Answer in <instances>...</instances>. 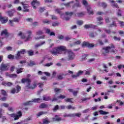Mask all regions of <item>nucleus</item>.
<instances>
[{"instance_id":"2eb2a0df","label":"nucleus","mask_w":124,"mask_h":124,"mask_svg":"<svg viewBox=\"0 0 124 124\" xmlns=\"http://www.w3.org/2000/svg\"><path fill=\"white\" fill-rule=\"evenodd\" d=\"M51 53L52 54V55H58V54H61L60 52V50H59V48L58 47L53 48L51 51Z\"/></svg>"},{"instance_id":"603ef678","label":"nucleus","mask_w":124,"mask_h":124,"mask_svg":"<svg viewBox=\"0 0 124 124\" xmlns=\"http://www.w3.org/2000/svg\"><path fill=\"white\" fill-rule=\"evenodd\" d=\"M79 44H81V41L80 40L77 41L73 43V45H79Z\"/></svg>"},{"instance_id":"39448f33","label":"nucleus","mask_w":124,"mask_h":124,"mask_svg":"<svg viewBox=\"0 0 124 124\" xmlns=\"http://www.w3.org/2000/svg\"><path fill=\"white\" fill-rule=\"evenodd\" d=\"M33 102H37V103L42 102V99L41 98L34 99L31 101L25 103L24 104V105H25V106H28L29 105H32V104H33Z\"/></svg>"},{"instance_id":"052dcab7","label":"nucleus","mask_w":124,"mask_h":124,"mask_svg":"<svg viewBox=\"0 0 124 124\" xmlns=\"http://www.w3.org/2000/svg\"><path fill=\"white\" fill-rule=\"evenodd\" d=\"M44 10H45V9H44V8H40V9L39 10V12H40V13H42V12H44Z\"/></svg>"},{"instance_id":"4c0bfd02","label":"nucleus","mask_w":124,"mask_h":124,"mask_svg":"<svg viewBox=\"0 0 124 124\" xmlns=\"http://www.w3.org/2000/svg\"><path fill=\"white\" fill-rule=\"evenodd\" d=\"M47 112L45 111H41L37 114V117H40V116H42V115H44V114H46Z\"/></svg>"},{"instance_id":"680f3d73","label":"nucleus","mask_w":124,"mask_h":124,"mask_svg":"<svg viewBox=\"0 0 124 124\" xmlns=\"http://www.w3.org/2000/svg\"><path fill=\"white\" fill-rule=\"evenodd\" d=\"M58 78L59 80H62L64 77H63V75H60L58 76Z\"/></svg>"},{"instance_id":"bf43d9fd","label":"nucleus","mask_w":124,"mask_h":124,"mask_svg":"<svg viewBox=\"0 0 124 124\" xmlns=\"http://www.w3.org/2000/svg\"><path fill=\"white\" fill-rule=\"evenodd\" d=\"M1 93L3 94V95H7L6 94V92H5L4 90H1Z\"/></svg>"},{"instance_id":"f257e3e1","label":"nucleus","mask_w":124,"mask_h":124,"mask_svg":"<svg viewBox=\"0 0 124 124\" xmlns=\"http://www.w3.org/2000/svg\"><path fill=\"white\" fill-rule=\"evenodd\" d=\"M32 32L31 31H28L26 33H23V32H19L18 34L19 36H20L21 39H23L25 42L30 41L31 39H32V37H31Z\"/></svg>"},{"instance_id":"5fc2aeb1","label":"nucleus","mask_w":124,"mask_h":124,"mask_svg":"<svg viewBox=\"0 0 124 124\" xmlns=\"http://www.w3.org/2000/svg\"><path fill=\"white\" fill-rule=\"evenodd\" d=\"M53 64V62L47 63L44 65V66H47L49 67V66H51Z\"/></svg>"},{"instance_id":"f03ea898","label":"nucleus","mask_w":124,"mask_h":124,"mask_svg":"<svg viewBox=\"0 0 124 124\" xmlns=\"http://www.w3.org/2000/svg\"><path fill=\"white\" fill-rule=\"evenodd\" d=\"M114 49H115V46H114L113 44H111L110 46H108L103 48L102 50V54L104 56H107V54H108L109 52L117 53V50Z\"/></svg>"},{"instance_id":"f8f14e48","label":"nucleus","mask_w":124,"mask_h":124,"mask_svg":"<svg viewBox=\"0 0 124 124\" xmlns=\"http://www.w3.org/2000/svg\"><path fill=\"white\" fill-rule=\"evenodd\" d=\"M26 53V50L22 49L20 51H18L17 54L15 57V59L18 60V59H20V57L21 54H24Z\"/></svg>"},{"instance_id":"a211bd4d","label":"nucleus","mask_w":124,"mask_h":124,"mask_svg":"<svg viewBox=\"0 0 124 124\" xmlns=\"http://www.w3.org/2000/svg\"><path fill=\"white\" fill-rule=\"evenodd\" d=\"M109 2H110V3H111V5L112 7H114L115 8H119V6L118 5V4L117 3H115V2H116L115 0H109Z\"/></svg>"},{"instance_id":"6e6d98bb","label":"nucleus","mask_w":124,"mask_h":124,"mask_svg":"<svg viewBox=\"0 0 124 124\" xmlns=\"http://www.w3.org/2000/svg\"><path fill=\"white\" fill-rule=\"evenodd\" d=\"M101 5L104 8H106V7H107V3H106L103 2L101 3Z\"/></svg>"},{"instance_id":"f3484780","label":"nucleus","mask_w":124,"mask_h":124,"mask_svg":"<svg viewBox=\"0 0 124 124\" xmlns=\"http://www.w3.org/2000/svg\"><path fill=\"white\" fill-rule=\"evenodd\" d=\"M73 15V13L72 12H66L65 13V16H69L68 17H65V20H66V21H68V20H69L70 19V16H72V15Z\"/></svg>"},{"instance_id":"412c9836","label":"nucleus","mask_w":124,"mask_h":124,"mask_svg":"<svg viewBox=\"0 0 124 124\" xmlns=\"http://www.w3.org/2000/svg\"><path fill=\"white\" fill-rule=\"evenodd\" d=\"M105 31L106 32V33H107L108 34H116V31H111V30L110 29H105Z\"/></svg>"},{"instance_id":"37998d69","label":"nucleus","mask_w":124,"mask_h":124,"mask_svg":"<svg viewBox=\"0 0 124 124\" xmlns=\"http://www.w3.org/2000/svg\"><path fill=\"white\" fill-rule=\"evenodd\" d=\"M1 107H5V108H7L9 107V104L7 103H3L1 105Z\"/></svg>"},{"instance_id":"0eeeda50","label":"nucleus","mask_w":124,"mask_h":124,"mask_svg":"<svg viewBox=\"0 0 124 124\" xmlns=\"http://www.w3.org/2000/svg\"><path fill=\"white\" fill-rule=\"evenodd\" d=\"M9 68V64L8 63H2L0 66V71H6V70H8Z\"/></svg>"},{"instance_id":"c756f323","label":"nucleus","mask_w":124,"mask_h":124,"mask_svg":"<svg viewBox=\"0 0 124 124\" xmlns=\"http://www.w3.org/2000/svg\"><path fill=\"white\" fill-rule=\"evenodd\" d=\"M53 122H60V121H62V118L59 117L58 115H56L55 118H52Z\"/></svg>"},{"instance_id":"a19ab883","label":"nucleus","mask_w":124,"mask_h":124,"mask_svg":"<svg viewBox=\"0 0 124 124\" xmlns=\"http://www.w3.org/2000/svg\"><path fill=\"white\" fill-rule=\"evenodd\" d=\"M41 34H43V31H38L36 32V35H41Z\"/></svg>"},{"instance_id":"20e7f679","label":"nucleus","mask_w":124,"mask_h":124,"mask_svg":"<svg viewBox=\"0 0 124 124\" xmlns=\"http://www.w3.org/2000/svg\"><path fill=\"white\" fill-rule=\"evenodd\" d=\"M82 4L85 7H86L88 13H89L90 15H93V9H92L90 4L88 3L87 0H82Z\"/></svg>"},{"instance_id":"7ed1b4c3","label":"nucleus","mask_w":124,"mask_h":124,"mask_svg":"<svg viewBox=\"0 0 124 124\" xmlns=\"http://www.w3.org/2000/svg\"><path fill=\"white\" fill-rule=\"evenodd\" d=\"M31 79L29 78H22L21 80V83L23 84L27 83L26 88L27 89H31V90H33L35 89V87H36V85L37 83L35 82H33L32 85H31Z\"/></svg>"},{"instance_id":"cd10ccee","label":"nucleus","mask_w":124,"mask_h":124,"mask_svg":"<svg viewBox=\"0 0 124 124\" xmlns=\"http://www.w3.org/2000/svg\"><path fill=\"white\" fill-rule=\"evenodd\" d=\"M84 28H85V29H89V28H93V29H94L95 28H96V26L92 25V24L85 25L84 26Z\"/></svg>"},{"instance_id":"8fccbe9b","label":"nucleus","mask_w":124,"mask_h":124,"mask_svg":"<svg viewBox=\"0 0 124 124\" xmlns=\"http://www.w3.org/2000/svg\"><path fill=\"white\" fill-rule=\"evenodd\" d=\"M57 38L60 39V40H62L64 38V37L63 35H59L58 36Z\"/></svg>"},{"instance_id":"b1692460","label":"nucleus","mask_w":124,"mask_h":124,"mask_svg":"<svg viewBox=\"0 0 124 124\" xmlns=\"http://www.w3.org/2000/svg\"><path fill=\"white\" fill-rule=\"evenodd\" d=\"M27 3H28V1L21 2V4L23 5L24 9H26V8H29V5Z\"/></svg>"},{"instance_id":"1a4fd4ad","label":"nucleus","mask_w":124,"mask_h":124,"mask_svg":"<svg viewBox=\"0 0 124 124\" xmlns=\"http://www.w3.org/2000/svg\"><path fill=\"white\" fill-rule=\"evenodd\" d=\"M20 20H21V17H15L14 18L13 20H9V23L10 24V26L11 27H13V22H15V23H19L20 22Z\"/></svg>"},{"instance_id":"a878e982","label":"nucleus","mask_w":124,"mask_h":124,"mask_svg":"<svg viewBox=\"0 0 124 124\" xmlns=\"http://www.w3.org/2000/svg\"><path fill=\"white\" fill-rule=\"evenodd\" d=\"M0 21H1V23L2 24H6V23H7L8 21V18L4 17H2L1 19H0Z\"/></svg>"},{"instance_id":"de8ad7c7","label":"nucleus","mask_w":124,"mask_h":124,"mask_svg":"<svg viewBox=\"0 0 124 124\" xmlns=\"http://www.w3.org/2000/svg\"><path fill=\"white\" fill-rule=\"evenodd\" d=\"M113 39H114V40H115V41H120V40H121V38L117 37V36H114L113 37Z\"/></svg>"},{"instance_id":"c9c22d12","label":"nucleus","mask_w":124,"mask_h":124,"mask_svg":"<svg viewBox=\"0 0 124 124\" xmlns=\"http://www.w3.org/2000/svg\"><path fill=\"white\" fill-rule=\"evenodd\" d=\"M85 13L84 12L79 13L76 14V16H77L78 17H83Z\"/></svg>"},{"instance_id":"4be33fe9","label":"nucleus","mask_w":124,"mask_h":124,"mask_svg":"<svg viewBox=\"0 0 124 124\" xmlns=\"http://www.w3.org/2000/svg\"><path fill=\"white\" fill-rule=\"evenodd\" d=\"M58 50H59V52L61 54V51H66V53L67 52L68 50L66 49V47L64 46H58Z\"/></svg>"},{"instance_id":"4468645a","label":"nucleus","mask_w":124,"mask_h":124,"mask_svg":"<svg viewBox=\"0 0 124 124\" xmlns=\"http://www.w3.org/2000/svg\"><path fill=\"white\" fill-rule=\"evenodd\" d=\"M84 73V71L79 70L77 73L76 75H73L72 76V78H77V77H79V76H81Z\"/></svg>"},{"instance_id":"338daca9","label":"nucleus","mask_w":124,"mask_h":124,"mask_svg":"<svg viewBox=\"0 0 124 124\" xmlns=\"http://www.w3.org/2000/svg\"><path fill=\"white\" fill-rule=\"evenodd\" d=\"M122 67H123V68H124V65L120 64L118 66V69H121Z\"/></svg>"},{"instance_id":"a18cd8bd","label":"nucleus","mask_w":124,"mask_h":124,"mask_svg":"<svg viewBox=\"0 0 124 124\" xmlns=\"http://www.w3.org/2000/svg\"><path fill=\"white\" fill-rule=\"evenodd\" d=\"M66 108L68 110H69L70 109H72V110H74L75 109V107H72L71 105H69V106H67Z\"/></svg>"},{"instance_id":"09e8293b","label":"nucleus","mask_w":124,"mask_h":124,"mask_svg":"<svg viewBox=\"0 0 124 124\" xmlns=\"http://www.w3.org/2000/svg\"><path fill=\"white\" fill-rule=\"evenodd\" d=\"M83 21L82 20H78L77 22V23L78 25H79V26H82L83 25Z\"/></svg>"},{"instance_id":"f704fd0d","label":"nucleus","mask_w":124,"mask_h":124,"mask_svg":"<svg viewBox=\"0 0 124 124\" xmlns=\"http://www.w3.org/2000/svg\"><path fill=\"white\" fill-rule=\"evenodd\" d=\"M44 38H45V35H42L39 37L36 36L34 37V39H35V40H38L39 39H44Z\"/></svg>"},{"instance_id":"e2e57ef3","label":"nucleus","mask_w":124,"mask_h":124,"mask_svg":"<svg viewBox=\"0 0 124 124\" xmlns=\"http://www.w3.org/2000/svg\"><path fill=\"white\" fill-rule=\"evenodd\" d=\"M119 23L121 26V27L124 28V22L123 21H119Z\"/></svg>"},{"instance_id":"4d7b16f0","label":"nucleus","mask_w":124,"mask_h":124,"mask_svg":"<svg viewBox=\"0 0 124 124\" xmlns=\"http://www.w3.org/2000/svg\"><path fill=\"white\" fill-rule=\"evenodd\" d=\"M64 118H66L67 117H72V113H70L68 114H65L63 115Z\"/></svg>"},{"instance_id":"aec40b11","label":"nucleus","mask_w":124,"mask_h":124,"mask_svg":"<svg viewBox=\"0 0 124 124\" xmlns=\"http://www.w3.org/2000/svg\"><path fill=\"white\" fill-rule=\"evenodd\" d=\"M2 85L3 86H5L6 87H11V86H12V85H13V83L12 82H5V81H3L2 82Z\"/></svg>"},{"instance_id":"13d9d810","label":"nucleus","mask_w":124,"mask_h":124,"mask_svg":"<svg viewBox=\"0 0 124 124\" xmlns=\"http://www.w3.org/2000/svg\"><path fill=\"white\" fill-rule=\"evenodd\" d=\"M87 47H88V48H93V47H94V45L88 43V46Z\"/></svg>"},{"instance_id":"58836bf2","label":"nucleus","mask_w":124,"mask_h":124,"mask_svg":"<svg viewBox=\"0 0 124 124\" xmlns=\"http://www.w3.org/2000/svg\"><path fill=\"white\" fill-rule=\"evenodd\" d=\"M89 42L84 41L82 44V47H88Z\"/></svg>"},{"instance_id":"49530a36","label":"nucleus","mask_w":124,"mask_h":124,"mask_svg":"<svg viewBox=\"0 0 124 124\" xmlns=\"http://www.w3.org/2000/svg\"><path fill=\"white\" fill-rule=\"evenodd\" d=\"M43 22L44 23V24H48V25L51 24V21L50 20H48L47 19L46 20H44L43 21Z\"/></svg>"},{"instance_id":"3c124183","label":"nucleus","mask_w":124,"mask_h":124,"mask_svg":"<svg viewBox=\"0 0 124 124\" xmlns=\"http://www.w3.org/2000/svg\"><path fill=\"white\" fill-rule=\"evenodd\" d=\"M29 56H33V51L30 50L28 51Z\"/></svg>"},{"instance_id":"473e14b6","label":"nucleus","mask_w":124,"mask_h":124,"mask_svg":"<svg viewBox=\"0 0 124 124\" xmlns=\"http://www.w3.org/2000/svg\"><path fill=\"white\" fill-rule=\"evenodd\" d=\"M50 123V121L49 120V118H46L45 119L43 120V124H48Z\"/></svg>"},{"instance_id":"774afa93","label":"nucleus","mask_w":124,"mask_h":124,"mask_svg":"<svg viewBox=\"0 0 124 124\" xmlns=\"http://www.w3.org/2000/svg\"><path fill=\"white\" fill-rule=\"evenodd\" d=\"M26 21L27 22H32V18H28L26 19Z\"/></svg>"},{"instance_id":"9b49d317","label":"nucleus","mask_w":124,"mask_h":124,"mask_svg":"<svg viewBox=\"0 0 124 124\" xmlns=\"http://www.w3.org/2000/svg\"><path fill=\"white\" fill-rule=\"evenodd\" d=\"M0 35L3 37V38H7V37L9 36V33L7 31V30L4 29L1 31Z\"/></svg>"},{"instance_id":"bb28decb","label":"nucleus","mask_w":124,"mask_h":124,"mask_svg":"<svg viewBox=\"0 0 124 124\" xmlns=\"http://www.w3.org/2000/svg\"><path fill=\"white\" fill-rule=\"evenodd\" d=\"M46 43L45 41H43L42 42H41L39 44H36L35 45V49H37V48L38 47H40L41 46H42V45H44V44Z\"/></svg>"},{"instance_id":"5701e85b","label":"nucleus","mask_w":124,"mask_h":124,"mask_svg":"<svg viewBox=\"0 0 124 124\" xmlns=\"http://www.w3.org/2000/svg\"><path fill=\"white\" fill-rule=\"evenodd\" d=\"M5 75L7 77H9L10 78H16L17 77V75H16V74H10L8 73H6Z\"/></svg>"},{"instance_id":"79ce46f5","label":"nucleus","mask_w":124,"mask_h":124,"mask_svg":"<svg viewBox=\"0 0 124 124\" xmlns=\"http://www.w3.org/2000/svg\"><path fill=\"white\" fill-rule=\"evenodd\" d=\"M44 30L45 31H46V33H48V34H49L51 31L50 30V29L46 28V27H44Z\"/></svg>"},{"instance_id":"69168bd1","label":"nucleus","mask_w":124,"mask_h":124,"mask_svg":"<svg viewBox=\"0 0 124 124\" xmlns=\"http://www.w3.org/2000/svg\"><path fill=\"white\" fill-rule=\"evenodd\" d=\"M97 42L100 44V45H103V42L101 40H98Z\"/></svg>"},{"instance_id":"dca6fc26","label":"nucleus","mask_w":124,"mask_h":124,"mask_svg":"<svg viewBox=\"0 0 124 124\" xmlns=\"http://www.w3.org/2000/svg\"><path fill=\"white\" fill-rule=\"evenodd\" d=\"M15 10H12L6 11L5 13L6 14H8L9 17H13V16H14V13H15Z\"/></svg>"},{"instance_id":"ddd939ff","label":"nucleus","mask_w":124,"mask_h":124,"mask_svg":"<svg viewBox=\"0 0 124 124\" xmlns=\"http://www.w3.org/2000/svg\"><path fill=\"white\" fill-rule=\"evenodd\" d=\"M39 4H40V2L37 0H34L31 2V5L33 6V9H36V6L39 5Z\"/></svg>"},{"instance_id":"0e129e2a","label":"nucleus","mask_w":124,"mask_h":124,"mask_svg":"<svg viewBox=\"0 0 124 124\" xmlns=\"http://www.w3.org/2000/svg\"><path fill=\"white\" fill-rule=\"evenodd\" d=\"M9 111H10V112H14V108L10 107L8 108Z\"/></svg>"},{"instance_id":"ea45409f","label":"nucleus","mask_w":124,"mask_h":124,"mask_svg":"<svg viewBox=\"0 0 124 124\" xmlns=\"http://www.w3.org/2000/svg\"><path fill=\"white\" fill-rule=\"evenodd\" d=\"M47 107H48V106L47 105H46V104H42L40 106H39V108H47Z\"/></svg>"},{"instance_id":"72a5a7b5","label":"nucleus","mask_w":124,"mask_h":124,"mask_svg":"<svg viewBox=\"0 0 124 124\" xmlns=\"http://www.w3.org/2000/svg\"><path fill=\"white\" fill-rule=\"evenodd\" d=\"M81 113H72V117H78L80 118L81 117Z\"/></svg>"},{"instance_id":"393cba45","label":"nucleus","mask_w":124,"mask_h":124,"mask_svg":"<svg viewBox=\"0 0 124 124\" xmlns=\"http://www.w3.org/2000/svg\"><path fill=\"white\" fill-rule=\"evenodd\" d=\"M59 98H60L61 99H63L64 98H65V96L63 95H61L58 96L57 98L54 97L52 99V101H56V100H58V99H59Z\"/></svg>"},{"instance_id":"6ab92c4d","label":"nucleus","mask_w":124,"mask_h":124,"mask_svg":"<svg viewBox=\"0 0 124 124\" xmlns=\"http://www.w3.org/2000/svg\"><path fill=\"white\" fill-rule=\"evenodd\" d=\"M74 3V1L72 0L71 1L67 3H65V4H61L60 5V6H65V7H70V4H71V3Z\"/></svg>"},{"instance_id":"c03bdc74","label":"nucleus","mask_w":124,"mask_h":124,"mask_svg":"<svg viewBox=\"0 0 124 124\" xmlns=\"http://www.w3.org/2000/svg\"><path fill=\"white\" fill-rule=\"evenodd\" d=\"M23 70H24L23 68H20V69H16V73L17 74H19V73H21V72H23Z\"/></svg>"},{"instance_id":"2f4dec72","label":"nucleus","mask_w":124,"mask_h":124,"mask_svg":"<svg viewBox=\"0 0 124 124\" xmlns=\"http://www.w3.org/2000/svg\"><path fill=\"white\" fill-rule=\"evenodd\" d=\"M29 66H33V65H35L36 63L34 61H31L30 63H28Z\"/></svg>"},{"instance_id":"864d4df0","label":"nucleus","mask_w":124,"mask_h":124,"mask_svg":"<svg viewBox=\"0 0 124 124\" xmlns=\"http://www.w3.org/2000/svg\"><path fill=\"white\" fill-rule=\"evenodd\" d=\"M66 102H71L72 103V98H67L65 99Z\"/></svg>"},{"instance_id":"7c9ffc66","label":"nucleus","mask_w":124,"mask_h":124,"mask_svg":"<svg viewBox=\"0 0 124 124\" xmlns=\"http://www.w3.org/2000/svg\"><path fill=\"white\" fill-rule=\"evenodd\" d=\"M55 12H57V13H58V14L60 15L61 18H63V17H62V16L64 15V14H63V13H62L60 9H57L55 10Z\"/></svg>"},{"instance_id":"9d476101","label":"nucleus","mask_w":124,"mask_h":124,"mask_svg":"<svg viewBox=\"0 0 124 124\" xmlns=\"http://www.w3.org/2000/svg\"><path fill=\"white\" fill-rule=\"evenodd\" d=\"M21 91V87L19 85H17L16 88H13L11 90V93L14 94V93H18Z\"/></svg>"},{"instance_id":"423d86ee","label":"nucleus","mask_w":124,"mask_h":124,"mask_svg":"<svg viewBox=\"0 0 124 124\" xmlns=\"http://www.w3.org/2000/svg\"><path fill=\"white\" fill-rule=\"evenodd\" d=\"M9 116L11 117V118H14L15 121H16V120H19V118H21L22 117V112L19 111L16 113V114L13 113L9 114Z\"/></svg>"},{"instance_id":"c85d7f7f","label":"nucleus","mask_w":124,"mask_h":124,"mask_svg":"<svg viewBox=\"0 0 124 124\" xmlns=\"http://www.w3.org/2000/svg\"><path fill=\"white\" fill-rule=\"evenodd\" d=\"M51 100V98H50V96H47L46 95H45L43 96V100H44L45 101H49V100Z\"/></svg>"},{"instance_id":"6e6552de","label":"nucleus","mask_w":124,"mask_h":124,"mask_svg":"<svg viewBox=\"0 0 124 124\" xmlns=\"http://www.w3.org/2000/svg\"><path fill=\"white\" fill-rule=\"evenodd\" d=\"M66 53L68 54V58L69 60H74L75 58V54L70 49L67 50Z\"/></svg>"},{"instance_id":"e433bc0d","label":"nucleus","mask_w":124,"mask_h":124,"mask_svg":"<svg viewBox=\"0 0 124 124\" xmlns=\"http://www.w3.org/2000/svg\"><path fill=\"white\" fill-rule=\"evenodd\" d=\"M99 112L100 113V115H107V114H109V112L104 111L102 110H99Z\"/></svg>"}]
</instances>
